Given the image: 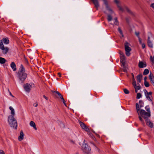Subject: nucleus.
I'll use <instances>...</instances> for the list:
<instances>
[{
	"label": "nucleus",
	"mask_w": 154,
	"mask_h": 154,
	"mask_svg": "<svg viewBox=\"0 0 154 154\" xmlns=\"http://www.w3.org/2000/svg\"><path fill=\"white\" fill-rule=\"evenodd\" d=\"M136 106L139 120L143 124H144L143 120L142 117L146 120L148 119L151 116V111L149 106L147 105L145 107V109L147 111V112L143 109H140L139 105L138 103H136Z\"/></svg>",
	"instance_id": "nucleus-1"
},
{
	"label": "nucleus",
	"mask_w": 154,
	"mask_h": 154,
	"mask_svg": "<svg viewBox=\"0 0 154 154\" xmlns=\"http://www.w3.org/2000/svg\"><path fill=\"white\" fill-rule=\"evenodd\" d=\"M25 70L22 64L20 65L19 70L17 73L19 80L23 83L27 77V75L25 72Z\"/></svg>",
	"instance_id": "nucleus-2"
},
{
	"label": "nucleus",
	"mask_w": 154,
	"mask_h": 154,
	"mask_svg": "<svg viewBox=\"0 0 154 154\" xmlns=\"http://www.w3.org/2000/svg\"><path fill=\"white\" fill-rule=\"evenodd\" d=\"M93 3L94 5V7L98 10V8L100 7V4H99L98 0H91ZM106 6V9L108 10L111 13H113V12L112 9L109 6L108 2L106 0H102Z\"/></svg>",
	"instance_id": "nucleus-3"
},
{
	"label": "nucleus",
	"mask_w": 154,
	"mask_h": 154,
	"mask_svg": "<svg viewBox=\"0 0 154 154\" xmlns=\"http://www.w3.org/2000/svg\"><path fill=\"white\" fill-rule=\"evenodd\" d=\"M8 122L10 126L16 129L17 127V121L13 116H8Z\"/></svg>",
	"instance_id": "nucleus-4"
},
{
	"label": "nucleus",
	"mask_w": 154,
	"mask_h": 154,
	"mask_svg": "<svg viewBox=\"0 0 154 154\" xmlns=\"http://www.w3.org/2000/svg\"><path fill=\"white\" fill-rule=\"evenodd\" d=\"M82 149L86 154H89L91 152V148L88 144L85 143L82 145Z\"/></svg>",
	"instance_id": "nucleus-5"
},
{
	"label": "nucleus",
	"mask_w": 154,
	"mask_h": 154,
	"mask_svg": "<svg viewBox=\"0 0 154 154\" xmlns=\"http://www.w3.org/2000/svg\"><path fill=\"white\" fill-rule=\"evenodd\" d=\"M32 84V83L29 84L28 83L24 84L23 87L25 91L27 92H29L31 90Z\"/></svg>",
	"instance_id": "nucleus-6"
},
{
	"label": "nucleus",
	"mask_w": 154,
	"mask_h": 154,
	"mask_svg": "<svg viewBox=\"0 0 154 154\" xmlns=\"http://www.w3.org/2000/svg\"><path fill=\"white\" fill-rule=\"evenodd\" d=\"M114 2L116 4L117 8L119 10L122 12L124 11V9L121 5V2L120 1L118 0H114Z\"/></svg>",
	"instance_id": "nucleus-7"
},
{
	"label": "nucleus",
	"mask_w": 154,
	"mask_h": 154,
	"mask_svg": "<svg viewBox=\"0 0 154 154\" xmlns=\"http://www.w3.org/2000/svg\"><path fill=\"white\" fill-rule=\"evenodd\" d=\"M152 36V34L150 32H149L147 39V43L148 46L150 48H152L153 44L152 41L150 39V37Z\"/></svg>",
	"instance_id": "nucleus-8"
},
{
	"label": "nucleus",
	"mask_w": 154,
	"mask_h": 154,
	"mask_svg": "<svg viewBox=\"0 0 154 154\" xmlns=\"http://www.w3.org/2000/svg\"><path fill=\"white\" fill-rule=\"evenodd\" d=\"M79 122L80 126L83 129L87 132H89V128L84 123L80 121H79Z\"/></svg>",
	"instance_id": "nucleus-9"
},
{
	"label": "nucleus",
	"mask_w": 154,
	"mask_h": 154,
	"mask_svg": "<svg viewBox=\"0 0 154 154\" xmlns=\"http://www.w3.org/2000/svg\"><path fill=\"white\" fill-rule=\"evenodd\" d=\"M152 92L151 91H150L148 93H147L145 95L147 100L150 101L152 102V105H153V103L152 101V100L151 98V97H152Z\"/></svg>",
	"instance_id": "nucleus-10"
},
{
	"label": "nucleus",
	"mask_w": 154,
	"mask_h": 154,
	"mask_svg": "<svg viewBox=\"0 0 154 154\" xmlns=\"http://www.w3.org/2000/svg\"><path fill=\"white\" fill-rule=\"evenodd\" d=\"M52 92L55 93V95L57 98H60L61 100L63 98V96L58 91H53Z\"/></svg>",
	"instance_id": "nucleus-11"
},
{
	"label": "nucleus",
	"mask_w": 154,
	"mask_h": 154,
	"mask_svg": "<svg viewBox=\"0 0 154 154\" xmlns=\"http://www.w3.org/2000/svg\"><path fill=\"white\" fill-rule=\"evenodd\" d=\"M145 120L146 121V124L149 127L151 128H152L153 127V123L150 122L149 119Z\"/></svg>",
	"instance_id": "nucleus-12"
},
{
	"label": "nucleus",
	"mask_w": 154,
	"mask_h": 154,
	"mask_svg": "<svg viewBox=\"0 0 154 154\" xmlns=\"http://www.w3.org/2000/svg\"><path fill=\"white\" fill-rule=\"evenodd\" d=\"M138 66L140 68L145 67L146 66V62L143 63L142 61H140L138 64Z\"/></svg>",
	"instance_id": "nucleus-13"
},
{
	"label": "nucleus",
	"mask_w": 154,
	"mask_h": 154,
	"mask_svg": "<svg viewBox=\"0 0 154 154\" xmlns=\"http://www.w3.org/2000/svg\"><path fill=\"white\" fill-rule=\"evenodd\" d=\"M1 55L2 54H7L8 52L9 49H0Z\"/></svg>",
	"instance_id": "nucleus-14"
},
{
	"label": "nucleus",
	"mask_w": 154,
	"mask_h": 154,
	"mask_svg": "<svg viewBox=\"0 0 154 154\" xmlns=\"http://www.w3.org/2000/svg\"><path fill=\"white\" fill-rule=\"evenodd\" d=\"M24 134L23 132L22 131H21L20 132V136L18 137V140L19 141H21L22 140L24 137Z\"/></svg>",
	"instance_id": "nucleus-15"
},
{
	"label": "nucleus",
	"mask_w": 154,
	"mask_h": 154,
	"mask_svg": "<svg viewBox=\"0 0 154 154\" xmlns=\"http://www.w3.org/2000/svg\"><path fill=\"white\" fill-rule=\"evenodd\" d=\"M11 67L14 71H15L17 69L15 64L14 62H12L11 64Z\"/></svg>",
	"instance_id": "nucleus-16"
},
{
	"label": "nucleus",
	"mask_w": 154,
	"mask_h": 154,
	"mask_svg": "<svg viewBox=\"0 0 154 154\" xmlns=\"http://www.w3.org/2000/svg\"><path fill=\"white\" fill-rule=\"evenodd\" d=\"M2 40L3 41L5 45H7L9 43V41L8 38H4Z\"/></svg>",
	"instance_id": "nucleus-17"
},
{
	"label": "nucleus",
	"mask_w": 154,
	"mask_h": 154,
	"mask_svg": "<svg viewBox=\"0 0 154 154\" xmlns=\"http://www.w3.org/2000/svg\"><path fill=\"white\" fill-rule=\"evenodd\" d=\"M142 75L140 74L137 76V82L139 83H140L142 78Z\"/></svg>",
	"instance_id": "nucleus-18"
},
{
	"label": "nucleus",
	"mask_w": 154,
	"mask_h": 154,
	"mask_svg": "<svg viewBox=\"0 0 154 154\" xmlns=\"http://www.w3.org/2000/svg\"><path fill=\"white\" fill-rule=\"evenodd\" d=\"M131 49H125V54L127 56H129L130 55V52L131 51Z\"/></svg>",
	"instance_id": "nucleus-19"
},
{
	"label": "nucleus",
	"mask_w": 154,
	"mask_h": 154,
	"mask_svg": "<svg viewBox=\"0 0 154 154\" xmlns=\"http://www.w3.org/2000/svg\"><path fill=\"white\" fill-rule=\"evenodd\" d=\"M30 125L35 130H37V128L35 125V122L33 121H31L29 123Z\"/></svg>",
	"instance_id": "nucleus-20"
},
{
	"label": "nucleus",
	"mask_w": 154,
	"mask_h": 154,
	"mask_svg": "<svg viewBox=\"0 0 154 154\" xmlns=\"http://www.w3.org/2000/svg\"><path fill=\"white\" fill-rule=\"evenodd\" d=\"M149 77L151 83L154 82V77L151 72H150V74L149 76Z\"/></svg>",
	"instance_id": "nucleus-21"
},
{
	"label": "nucleus",
	"mask_w": 154,
	"mask_h": 154,
	"mask_svg": "<svg viewBox=\"0 0 154 154\" xmlns=\"http://www.w3.org/2000/svg\"><path fill=\"white\" fill-rule=\"evenodd\" d=\"M124 8L128 13L131 14H133V12L127 6H124Z\"/></svg>",
	"instance_id": "nucleus-22"
},
{
	"label": "nucleus",
	"mask_w": 154,
	"mask_h": 154,
	"mask_svg": "<svg viewBox=\"0 0 154 154\" xmlns=\"http://www.w3.org/2000/svg\"><path fill=\"white\" fill-rule=\"evenodd\" d=\"M139 106L140 107V109L141 107H143L144 106V102L142 100H140L139 101Z\"/></svg>",
	"instance_id": "nucleus-23"
},
{
	"label": "nucleus",
	"mask_w": 154,
	"mask_h": 154,
	"mask_svg": "<svg viewBox=\"0 0 154 154\" xmlns=\"http://www.w3.org/2000/svg\"><path fill=\"white\" fill-rule=\"evenodd\" d=\"M3 43V41L0 40V48H8L7 47L4 46Z\"/></svg>",
	"instance_id": "nucleus-24"
},
{
	"label": "nucleus",
	"mask_w": 154,
	"mask_h": 154,
	"mask_svg": "<svg viewBox=\"0 0 154 154\" xmlns=\"http://www.w3.org/2000/svg\"><path fill=\"white\" fill-rule=\"evenodd\" d=\"M122 66L124 72H127V67L125 64L122 65Z\"/></svg>",
	"instance_id": "nucleus-25"
},
{
	"label": "nucleus",
	"mask_w": 154,
	"mask_h": 154,
	"mask_svg": "<svg viewBox=\"0 0 154 154\" xmlns=\"http://www.w3.org/2000/svg\"><path fill=\"white\" fill-rule=\"evenodd\" d=\"M6 60L2 57H0V63L1 64H4L6 62Z\"/></svg>",
	"instance_id": "nucleus-26"
},
{
	"label": "nucleus",
	"mask_w": 154,
	"mask_h": 154,
	"mask_svg": "<svg viewBox=\"0 0 154 154\" xmlns=\"http://www.w3.org/2000/svg\"><path fill=\"white\" fill-rule=\"evenodd\" d=\"M120 62L122 65L125 64V57L120 58Z\"/></svg>",
	"instance_id": "nucleus-27"
},
{
	"label": "nucleus",
	"mask_w": 154,
	"mask_h": 154,
	"mask_svg": "<svg viewBox=\"0 0 154 154\" xmlns=\"http://www.w3.org/2000/svg\"><path fill=\"white\" fill-rule=\"evenodd\" d=\"M149 72V70L148 69H146L144 70L143 74V75H146L148 74Z\"/></svg>",
	"instance_id": "nucleus-28"
},
{
	"label": "nucleus",
	"mask_w": 154,
	"mask_h": 154,
	"mask_svg": "<svg viewBox=\"0 0 154 154\" xmlns=\"http://www.w3.org/2000/svg\"><path fill=\"white\" fill-rule=\"evenodd\" d=\"M112 17L110 15L108 14L107 15V20L108 21H111L112 20Z\"/></svg>",
	"instance_id": "nucleus-29"
},
{
	"label": "nucleus",
	"mask_w": 154,
	"mask_h": 154,
	"mask_svg": "<svg viewBox=\"0 0 154 154\" xmlns=\"http://www.w3.org/2000/svg\"><path fill=\"white\" fill-rule=\"evenodd\" d=\"M142 97V95L140 93H138L137 94L136 98L137 99H139L141 97Z\"/></svg>",
	"instance_id": "nucleus-30"
},
{
	"label": "nucleus",
	"mask_w": 154,
	"mask_h": 154,
	"mask_svg": "<svg viewBox=\"0 0 154 154\" xmlns=\"http://www.w3.org/2000/svg\"><path fill=\"white\" fill-rule=\"evenodd\" d=\"M118 31L119 32V33L121 35L122 37H123L124 35L123 34V32L122 30L121 29V28L120 27H119L118 29Z\"/></svg>",
	"instance_id": "nucleus-31"
},
{
	"label": "nucleus",
	"mask_w": 154,
	"mask_h": 154,
	"mask_svg": "<svg viewBox=\"0 0 154 154\" xmlns=\"http://www.w3.org/2000/svg\"><path fill=\"white\" fill-rule=\"evenodd\" d=\"M120 58H122L125 57L124 54L122 51H120L119 52Z\"/></svg>",
	"instance_id": "nucleus-32"
},
{
	"label": "nucleus",
	"mask_w": 154,
	"mask_h": 154,
	"mask_svg": "<svg viewBox=\"0 0 154 154\" xmlns=\"http://www.w3.org/2000/svg\"><path fill=\"white\" fill-rule=\"evenodd\" d=\"M91 143L94 146L95 149H96V151H97L98 152H99V149L96 146L95 144L93 142H91Z\"/></svg>",
	"instance_id": "nucleus-33"
},
{
	"label": "nucleus",
	"mask_w": 154,
	"mask_h": 154,
	"mask_svg": "<svg viewBox=\"0 0 154 154\" xmlns=\"http://www.w3.org/2000/svg\"><path fill=\"white\" fill-rule=\"evenodd\" d=\"M129 44L128 42H126L125 44V48H130L129 47Z\"/></svg>",
	"instance_id": "nucleus-34"
},
{
	"label": "nucleus",
	"mask_w": 154,
	"mask_h": 154,
	"mask_svg": "<svg viewBox=\"0 0 154 154\" xmlns=\"http://www.w3.org/2000/svg\"><path fill=\"white\" fill-rule=\"evenodd\" d=\"M115 22H114V24L116 25H119V23L118 22V20H117V18L116 17L115 18Z\"/></svg>",
	"instance_id": "nucleus-35"
},
{
	"label": "nucleus",
	"mask_w": 154,
	"mask_h": 154,
	"mask_svg": "<svg viewBox=\"0 0 154 154\" xmlns=\"http://www.w3.org/2000/svg\"><path fill=\"white\" fill-rule=\"evenodd\" d=\"M132 85L134 87L136 86V82L134 79V78H133V82H132Z\"/></svg>",
	"instance_id": "nucleus-36"
},
{
	"label": "nucleus",
	"mask_w": 154,
	"mask_h": 154,
	"mask_svg": "<svg viewBox=\"0 0 154 154\" xmlns=\"http://www.w3.org/2000/svg\"><path fill=\"white\" fill-rule=\"evenodd\" d=\"M144 84L145 86L146 87H149V83L147 82H144Z\"/></svg>",
	"instance_id": "nucleus-37"
},
{
	"label": "nucleus",
	"mask_w": 154,
	"mask_h": 154,
	"mask_svg": "<svg viewBox=\"0 0 154 154\" xmlns=\"http://www.w3.org/2000/svg\"><path fill=\"white\" fill-rule=\"evenodd\" d=\"M124 93L126 94H128L129 93V91L126 89H124Z\"/></svg>",
	"instance_id": "nucleus-38"
},
{
	"label": "nucleus",
	"mask_w": 154,
	"mask_h": 154,
	"mask_svg": "<svg viewBox=\"0 0 154 154\" xmlns=\"http://www.w3.org/2000/svg\"><path fill=\"white\" fill-rule=\"evenodd\" d=\"M134 87V88H135L137 89V90H139L141 88V87L140 86H137V85H136V86Z\"/></svg>",
	"instance_id": "nucleus-39"
},
{
	"label": "nucleus",
	"mask_w": 154,
	"mask_h": 154,
	"mask_svg": "<svg viewBox=\"0 0 154 154\" xmlns=\"http://www.w3.org/2000/svg\"><path fill=\"white\" fill-rule=\"evenodd\" d=\"M150 59L152 63H154V56H153V57H152V56H150Z\"/></svg>",
	"instance_id": "nucleus-40"
},
{
	"label": "nucleus",
	"mask_w": 154,
	"mask_h": 154,
	"mask_svg": "<svg viewBox=\"0 0 154 154\" xmlns=\"http://www.w3.org/2000/svg\"><path fill=\"white\" fill-rule=\"evenodd\" d=\"M11 113L12 115L11 116H13L14 117L15 115L14 109L11 111Z\"/></svg>",
	"instance_id": "nucleus-41"
},
{
	"label": "nucleus",
	"mask_w": 154,
	"mask_h": 154,
	"mask_svg": "<svg viewBox=\"0 0 154 154\" xmlns=\"http://www.w3.org/2000/svg\"><path fill=\"white\" fill-rule=\"evenodd\" d=\"M63 102V104H64V105L66 106H66V101H65V100L64 98L63 99H62L61 100Z\"/></svg>",
	"instance_id": "nucleus-42"
},
{
	"label": "nucleus",
	"mask_w": 154,
	"mask_h": 154,
	"mask_svg": "<svg viewBox=\"0 0 154 154\" xmlns=\"http://www.w3.org/2000/svg\"><path fill=\"white\" fill-rule=\"evenodd\" d=\"M135 34L136 35L137 37L138 38L139 37H140L139 36V32H135Z\"/></svg>",
	"instance_id": "nucleus-43"
},
{
	"label": "nucleus",
	"mask_w": 154,
	"mask_h": 154,
	"mask_svg": "<svg viewBox=\"0 0 154 154\" xmlns=\"http://www.w3.org/2000/svg\"><path fill=\"white\" fill-rule=\"evenodd\" d=\"M69 142L72 143L73 144H75V141H73V140H69Z\"/></svg>",
	"instance_id": "nucleus-44"
},
{
	"label": "nucleus",
	"mask_w": 154,
	"mask_h": 154,
	"mask_svg": "<svg viewBox=\"0 0 154 154\" xmlns=\"http://www.w3.org/2000/svg\"><path fill=\"white\" fill-rule=\"evenodd\" d=\"M5 153L2 150H0V154H4Z\"/></svg>",
	"instance_id": "nucleus-45"
},
{
	"label": "nucleus",
	"mask_w": 154,
	"mask_h": 154,
	"mask_svg": "<svg viewBox=\"0 0 154 154\" xmlns=\"http://www.w3.org/2000/svg\"><path fill=\"white\" fill-rule=\"evenodd\" d=\"M143 91L144 92L145 95H146V94L147 93H149L147 92V91L145 89L143 90Z\"/></svg>",
	"instance_id": "nucleus-46"
},
{
	"label": "nucleus",
	"mask_w": 154,
	"mask_h": 154,
	"mask_svg": "<svg viewBox=\"0 0 154 154\" xmlns=\"http://www.w3.org/2000/svg\"><path fill=\"white\" fill-rule=\"evenodd\" d=\"M38 105V103L37 102H36L33 104V106L35 107H37Z\"/></svg>",
	"instance_id": "nucleus-47"
},
{
	"label": "nucleus",
	"mask_w": 154,
	"mask_h": 154,
	"mask_svg": "<svg viewBox=\"0 0 154 154\" xmlns=\"http://www.w3.org/2000/svg\"><path fill=\"white\" fill-rule=\"evenodd\" d=\"M138 38L139 39V42L140 43V44H142V42L141 39L140 38V37H139Z\"/></svg>",
	"instance_id": "nucleus-48"
},
{
	"label": "nucleus",
	"mask_w": 154,
	"mask_h": 154,
	"mask_svg": "<svg viewBox=\"0 0 154 154\" xmlns=\"http://www.w3.org/2000/svg\"><path fill=\"white\" fill-rule=\"evenodd\" d=\"M141 44L143 48H144L145 47V45L144 44L142 43Z\"/></svg>",
	"instance_id": "nucleus-49"
},
{
	"label": "nucleus",
	"mask_w": 154,
	"mask_h": 154,
	"mask_svg": "<svg viewBox=\"0 0 154 154\" xmlns=\"http://www.w3.org/2000/svg\"><path fill=\"white\" fill-rule=\"evenodd\" d=\"M150 6L152 8H154V3L151 4Z\"/></svg>",
	"instance_id": "nucleus-50"
},
{
	"label": "nucleus",
	"mask_w": 154,
	"mask_h": 154,
	"mask_svg": "<svg viewBox=\"0 0 154 154\" xmlns=\"http://www.w3.org/2000/svg\"><path fill=\"white\" fill-rule=\"evenodd\" d=\"M9 109L11 110V111L14 110V109H13V108L11 106H10Z\"/></svg>",
	"instance_id": "nucleus-51"
},
{
	"label": "nucleus",
	"mask_w": 154,
	"mask_h": 154,
	"mask_svg": "<svg viewBox=\"0 0 154 154\" xmlns=\"http://www.w3.org/2000/svg\"><path fill=\"white\" fill-rule=\"evenodd\" d=\"M146 79H147V77H145L144 78V82H147L146 81Z\"/></svg>",
	"instance_id": "nucleus-52"
},
{
	"label": "nucleus",
	"mask_w": 154,
	"mask_h": 154,
	"mask_svg": "<svg viewBox=\"0 0 154 154\" xmlns=\"http://www.w3.org/2000/svg\"><path fill=\"white\" fill-rule=\"evenodd\" d=\"M43 97H44L45 99H46L47 100H48V98L47 97H46V96H45V95H44L43 96Z\"/></svg>",
	"instance_id": "nucleus-53"
},
{
	"label": "nucleus",
	"mask_w": 154,
	"mask_h": 154,
	"mask_svg": "<svg viewBox=\"0 0 154 154\" xmlns=\"http://www.w3.org/2000/svg\"><path fill=\"white\" fill-rule=\"evenodd\" d=\"M8 91H9V92L10 95H11V96H12V97H14V96L11 94V93L9 91V90L8 89Z\"/></svg>",
	"instance_id": "nucleus-54"
},
{
	"label": "nucleus",
	"mask_w": 154,
	"mask_h": 154,
	"mask_svg": "<svg viewBox=\"0 0 154 154\" xmlns=\"http://www.w3.org/2000/svg\"><path fill=\"white\" fill-rule=\"evenodd\" d=\"M58 74L59 75V77H61V74L60 73V72L58 73Z\"/></svg>",
	"instance_id": "nucleus-55"
},
{
	"label": "nucleus",
	"mask_w": 154,
	"mask_h": 154,
	"mask_svg": "<svg viewBox=\"0 0 154 154\" xmlns=\"http://www.w3.org/2000/svg\"><path fill=\"white\" fill-rule=\"evenodd\" d=\"M134 88L135 89V92L137 93V91L138 90H137V89L135 88Z\"/></svg>",
	"instance_id": "nucleus-56"
},
{
	"label": "nucleus",
	"mask_w": 154,
	"mask_h": 154,
	"mask_svg": "<svg viewBox=\"0 0 154 154\" xmlns=\"http://www.w3.org/2000/svg\"><path fill=\"white\" fill-rule=\"evenodd\" d=\"M31 51V49H27V51L28 52H30Z\"/></svg>",
	"instance_id": "nucleus-57"
},
{
	"label": "nucleus",
	"mask_w": 154,
	"mask_h": 154,
	"mask_svg": "<svg viewBox=\"0 0 154 154\" xmlns=\"http://www.w3.org/2000/svg\"><path fill=\"white\" fill-rule=\"evenodd\" d=\"M61 124L62 125H63V126H62V127H63V128H64V125H63V124L62 122L61 123Z\"/></svg>",
	"instance_id": "nucleus-58"
},
{
	"label": "nucleus",
	"mask_w": 154,
	"mask_h": 154,
	"mask_svg": "<svg viewBox=\"0 0 154 154\" xmlns=\"http://www.w3.org/2000/svg\"><path fill=\"white\" fill-rule=\"evenodd\" d=\"M151 83L154 86V81Z\"/></svg>",
	"instance_id": "nucleus-59"
},
{
	"label": "nucleus",
	"mask_w": 154,
	"mask_h": 154,
	"mask_svg": "<svg viewBox=\"0 0 154 154\" xmlns=\"http://www.w3.org/2000/svg\"><path fill=\"white\" fill-rule=\"evenodd\" d=\"M132 76L133 77V78H134V74L133 73H132Z\"/></svg>",
	"instance_id": "nucleus-60"
},
{
	"label": "nucleus",
	"mask_w": 154,
	"mask_h": 154,
	"mask_svg": "<svg viewBox=\"0 0 154 154\" xmlns=\"http://www.w3.org/2000/svg\"><path fill=\"white\" fill-rule=\"evenodd\" d=\"M137 85H138V86H140V85L139 83H137Z\"/></svg>",
	"instance_id": "nucleus-61"
},
{
	"label": "nucleus",
	"mask_w": 154,
	"mask_h": 154,
	"mask_svg": "<svg viewBox=\"0 0 154 154\" xmlns=\"http://www.w3.org/2000/svg\"><path fill=\"white\" fill-rule=\"evenodd\" d=\"M96 135L97 136H99L98 135V134H96Z\"/></svg>",
	"instance_id": "nucleus-62"
},
{
	"label": "nucleus",
	"mask_w": 154,
	"mask_h": 154,
	"mask_svg": "<svg viewBox=\"0 0 154 154\" xmlns=\"http://www.w3.org/2000/svg\"><path fill=\"white\" fill-rule=\"evenodd\" d=\"M76 154H79L78 153H77Z\"/></svg>",
	"instance_id": "nucleus-63"
}]
</instances>
